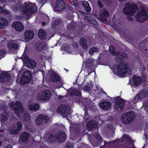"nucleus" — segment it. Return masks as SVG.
I'll return each mask as SVG.
<instances>
[{
	"instance_id": "1",
	"label": "nucleus",
	"mask_w": 148,
	"mask_h": 148,
	"mask_svg": "<svg viewBox=\"0 0 148 148\" xmlns=\"http://www.w3.org/2000/svg\"><path fill=\"white\" fill-rule=\"evenodd\" d=\"M11 10L14 11H20L28 19L29 18L30 16L36 12L37 8L34 3L26 2L22 6L21 2H19L16 5L13 6L11 8Z\"/></svg>"
},
{
	"instance_id": "2",
	"label": "nucleus",
	"mask_w": 148,
	"mask_h": 148,
	"mask_svg": "<svg viewBox=\"0 0 148 148\" xmlns=\"http://www.w3.org/2000/svg\"><path fill=\"white\" fill-rule=\"evenodd\" d=\"M110 68L114 72H116L121 76H124L126 74L129 75L132 74V70L129 65H110Z\"/></svg>"
},
{
	"instance_id": "3",
	"label": "nucleus",
	"mask_w": 148,
	"mask_h": 148,
	"mask_svg": "<svg viewBox=\"0 0 148 148\" xmlns=\"http://www.w3.org/2000/svg\"><path fill=\"white\" fill-rule=\"evenodd\" d=\"M135 114L134 112L130 111L123 113L121 116V121L125 124H128L133 122L135 120Z\"/></svg>"
},
{
	"instance_id": "4",
	"label": "nucleus",
	"mask_w": 148,
	"mask_h": 148,
	"mask_svg": "<svg viewBox=\"0 0 148 148\" xmlns=\"http://www.w3.org/2000/svg\"><path fill=\"white\" fill-rule=\"evenodd\" d=\"M140 11L136 16V19L138 21L142 22L148 17V8L141 5L140 7Z\"/></svg>"
},
{
	"instance_id": "5",
	"label": "nucleus",
	"mask_w": 148,
	"mask_h": 148,
	"mask_svg": "<svg viewBox=\"0 0 148 148\" xmlns=\"http://www.w3.org/2000/svg\"><path fill=\"white\" fill-rule=\"evenodd\" d=\"M137 10V7L134 3H128L125 5L123 13L126 14L132 15Z\"/></svg>"
},
{
	"instance_id": "6",
	"label": "nucleus",
	"mask_w": 148,
	"mask_h": 148,
	"mask_svg": "<svg viewBox=\"0 0 148 148\" xmlns=\"http://www.w3.org/2000/svg\"><path fill=\"white\" fill-rule=\"evenodd\" d=\"M109 50L111 54L116 56V60L117 62H121L123 60L127 58V55L122 52H115L114 48L113 46L110 47Z\"/></svg>"
},
{
	"instance_id": "7",
	"label": "nucleus",
	"mask_w": 148,
	"mask_h": 148,
	"mask_svg": "<svg viewBox=\"0 0 148 148\" xmlns=\"http://www.w3.org/2000/svg\"><path fill=\"white\" fill-rule=\"evenodd\" d=\"M58 112H60L62 115L65 117L71 114L70 108L69 106L64 105L60 106L58 108Z\"/></svg>"
},
{
	"instance_id": "8",
	"label": "nucleus",
	"mask_w": 148,
	"mask_h": 148,
	"mask_svg": "<svg viewBox=\"0 0 148 148\" xmlns=\"http://www.w3.org/2000/svg\"><path fill=\"white\" fill-rule=\"evenodd\" d=\"M32 73L29 71H25L21 77L20 83L22 85H24L28 83L30 81L32 78Z\"/></svg>"
},
{
	"instance_id": "9",
	"label": "nucleus",
	"mask_w": 148,
	"mask_h": 148,
	"mask_svg": "<svg viewBox=\"0 0 148 148\" xmlns=\"http://www.w3.org/2000/svg\"><path fill=\"white\" fill-rule=\"evenodd\" d=\"M50 138H51V140L52 141H54L56 139L58 142L61 143L65 140L66 136L64 133L61 132L55 136L51 135Z\"/></svg>"
},
{
	"instance_id": "10",
	"label": "nucleus",
	"mask_w": 148,
	"mask_h": 148,
	"mask_svg": "<svg viewBox=\"0 0 148 148\" xmlns=\"http://www.w3.org/2000/svg\"><path fill=\"white\" fill-rule=\"evenodd\" d=\"M15 105L16 106L13 108V110L14 111L15 113L17 114V115L19 113L22 112L23 111V109L21 103H20L19 101H16ZM15 105L14 102H12L9 104V106L11 107H13Z\"/></svg>"
},
{
	"instance_id": "11",
	"label": "nucleus",
	"mask_w": 148,
	"mask_h": 148,
	"mask_svg": "<svg viewBox=\"0 0 148 148\" xmlns=\"http://www.w3.org/2000/svg\"><path fill=\"white\" fill-rule=\"evenodd\" d=\"M49 120L48 116L44 114H39L35 120V123L37 125L41 124L44 121L46 123H48Z\"/></svg>"
},
{
	"instance_id": "12",
	"label": "nucleus",
	"mask_w": 148,
	"mask_h": 148,
	"mask_svg": "<svg viewBox=\"0 0 148 148\" xmlns=\"http://www.w3.org/2000/svg\"><path fill=\"white\" fill-rule=\"evenodd\" d=\"M51 93L48 90H46L39 94L37 99L40 100H49L51 97Z\"/></svg>"
},
{
	"instance_id": "13",
	"label": "nucleus",
	"mask_w": 148,
	"mask_h": 148,
	"mask_svg": "<svg viewBox=\"0 0 148 148\" xmlns=\"http://www.w3.org/2000/svg\"><path fill=\"white\" fill-rule=\"evenodd\" d=\"M65 4L64 1L62 0H58L53 5L56 10L61 11L65 7Z\"/></svg>"
},
{
	"instance_id": "14",
	"label": "nucleus",
	"mask_w": 148,
	"mask_h": 148,
	"mask_svg": "<svg viewBox=\"0 0 148 148\" xmlns=\"http://www.w3.org/2000/svg\"><path fill=\"white\" fill-rule=\"evenodd\" d=\"M124 101L122 99H116L115 102V109L119 111L122 110L124 107Z\"/></svg>"
},
{
	"instance_id": "15",
	"label": "nucleus",
	"mask_w": 148,
	"mask_h": 148,
	"mask_svg": "<svg viewBox=\"0 0 148 148\" xmlns=\"http://www.w3.org/2000/svg\"><path fill=\"white\" fill-rule=\"evenodd\" d=\"M49 79L53 82L59 81L60 80V77L53 70L51 69L49 71Z\"/></svg>"
},
{
	"instance_id": "16",
	"label": "nucleus",
	"mask_w": 148,
	"mask_h": 148,
	"mask_svg": "<svg viewBox=\"0 0 148 148\" xmlns=\"http://www.w3.org/2000/svg\"><path fill=\"white\" fill-rule=\"evenodd\" d=\"M7 46L10 49H16L18 48L19 46L18 40H10L8 42Z\"/></svg>"
},
{
	"instance_id": "17",
	"label": "nucleus",
	"mask_w": 148,
	"mask_h": 148,
	"mask_svg": "<svg viewBox=\"0 0 148 148\" xmlns=\"http://www.w3.org/2000/svg\"><path fill=\"white\" fill-rule=\"evenodd\" d=\"M22 57L23 58V61L24 64H29V65H35L36 62L33 60H31L28 58L27 55L25 53L23 55Z\"/></svg>"
},
{
	"instance_id": "18",
	"label": "nucleus",
	"mask_w": 148,
	"mask_h": 148,
	"mask_svg": "<svg viewBox=\"0 0 148 148\" xmlns=\"http://www.w3.org/2000/svg\"><path fill=\"white\" fill-rule=\"evenodd\" d=\"M148 95V92L146 90H143L140 92L135 97L133 100L134 102H136V101H138L143 97L147 96Z\"/></svg>"
},
{
	"instance_id": "19",
	"label": "nucleus",
	"mask_w": 148,
	"mask_h": 148,
	"mask_svg": "<svg viewBox=\"0 0 148 148\" xmlns=\"http://www.w3.org/2000/svg\"><path fill=\"white\" fill-rule=\"evenodd\" d=\"M12 27L18 32H21L24 29V26L19 21L14 22L12 24Z\"/></svg>"
},
{
	"instance_id": "20",
	"label": "nucleus",
	"mask_w": 148,
	"mask_h": 148,
	"mask_svg": "<svg viewBox=\"0 0 148 148\" xmlns=\"http://www.w3.org/2000/svg\"><path fill=\"white\" fill-rule=\"evenodd\" d=\"M10 79V75L7 72H2L0 74V82H5L8 81Z\"/></svg>"
},
{
	"instance_id": "21",
	"label": "nucleus",
	"mask_w": 148,
	"mask_h": 148,
	"mask_svg": "<svg viewBox=\"0 0 148 148\" xmlns=\"http://www.w3.org/2000/svg\"><path fill=\"white\" fill-rule=\"evenodd\" d=\"M34 32L31 30H27L24 33V38L25 40L29 41L32 39L34 37Z\"/></svg>"
},
{
	"instance_id": "22",
	"label": "nucleus",
	"mask_w": 148,
	"mask_h": 148,
	"mask_svg": "<svg viewBox=\"0 0 148 148\" xmlns=\"http://www.w3.org/2000/svg\"><path fill=\"white\" fill-rule=\"evenodd\" d=\"M111 105V103L110 102L103 101L100 103L99 106L103 109L108 110L110 109Z\"/></svg>"
},
{
	"instance_id": "23",
	"label": "nucleus",
	"mask_w": 148,
	"mask_h": 148,
	"mask_svg": "<svg viewBox=\"0 0 148 148\" xmlns=\"http://www.w3.org/2000/svg\"><path fill=\"white\" fill-rule=\"evenodd\" d=\"M133 81L135 86L140 84L142 82V79L139 77L134 76L133 77Z\"/></svg>"
},
{
	"instance_id": "24",
	"label": "nucleus",
	"mask_w": 148,
	"mask_h": 148,
	"mask_svg": "<svg viewBox=\"0 0 148 148\" xmlns=\"http://www.w3.org/2000/svg\"><path fill=\"white\" fill-rule=\"evenodd\" d=\"M46 33L45 31L42 29H40L38 32V36L40 38L45 39L46 37Z\"/></svg>"
},
{
	"instance_id": "25",
	"label": "nucleus",
	"mask_w": 148,
	"mask_h": 148,
	"mask_svg": "<svg viewBox=\"0 0 148 148\" xmlns=\"http://www.w3.org/2000/svg\"><path fill=\"white\" fill-rule=\"evenodd\" d=\"M8 113L6 112H4L0 116V121L2 122H5L8 119Z\"/></svg>"
},
{
	"instance_id": "26",
	"label": "nucleus",
	"mask_w": 148,
	"mask_h": 148,
	"mask_svg": "<svg viewBox=\"0 0 148 148\" xmlns=\"http://www.w3.org/2000/svg\"><path fill=\"white\" fill-rule=\"evenodd\" d=\"M39 107L38 104H32L29 105L28 106L29 109L31 110H38Z\"/></svg>"
},
{
	"instance_id": "27",
	"label": "nucleus",
	"mask_w": 148,
	"mask_h": 148,
	"mask_svg": "<svg viewBox=\"0 0 148 148\" xmlns=\"http://www.w3.org/2000/svg\"><path fill=\"white\" fill-rule=\"evenodd\" d=\"M29 134L28 133L24 132L22 134L20 138L21 140L23 142H25L28 140Z\"/></svg>"
},
{
	"instance_id": "28",
	"label": "nucleus",
	"mask_w": 148,
	"mask_h": 148,
	"mask_svg": "<svg viewBox=\"0 0 148 148\" xmlns=\"http://www.w3.org/2000/svg\"><path fill=\"white\" fill-rule=\"evenodd\" d=\"M80 43L84 49L86 50L87 49L88 47L86 44V41L84 38H82L80 39Z\"/></svg>"
},
{
	"instance_id": "29",
	"label": "nucleus",
	"mask_w": 148,
	"mask_h": 148,
	"mask_svg": "<svg viewBox=\"0 0 148 148\" xmlns=\"http://www.w3.org/2000/svg\"><path fill=\"white\" fill-rule=\"evenodd\" d=\"M8 23V21L6 19L2 18H0V29L2 28Z\"/></svg>"
},
{
	"instance_id": "30",
	"label": "nucleus",
	"mask_w": 148,
	"mask_h": 148,
	"mask_svg": "<svg viewBox=\"0 0 148 148\" xmlns=\"http://www.w3.org/2000/svg\"><path fill=\"white\" fill-rule=\"evenodd\" d=\"M9 131V132L12 134H16L19 133L15 126H13L11 128H10Z\"/></svg>"
},
{
	"instance_id": "31",
	"label": "nucleus",
	"mask_w": 148,
	"mask_h": 148,
	"mask_svg": "<svg viewBox=\"0 0 148 148\" xmlns=\"http://www.w3.org/2000/svg\"><path fill=\"white\" fill-rule=\"evenodd\" d=\"M87 125V126L90 128H95L97 126L96 123L94 121H91L88 122Z\"/></svg>"
},
{
	"instance_id": "32",
	"label": "nucleus",
	"mask_w": 148,
	"mask_h": 148,
	"mask_svg": "<svg viewBox=\"0 0 148 148\" xmlns=\"http://www.w3.org/2000/svg\"><path fill=\"white\" fill-rule=\"evenodd\" d=\"M7 108V106L4 105V103L2 101H0V111L4 110Z\"/></svg>"
},
{
	"instance_id": "33",
	"label": "nucleus",
	"mask_w": 148,
	"mask_h": 148,
	"mask_svg": "<svg viewBox=\"0 0 148 148\" xmlns=\"http://www.w3.org/2000/svg\"><path fill=\"white\" fill-rule=\"evenodd\" d=\"M95 60L93 58H90L88 59L86 62H85V61H83L84 64H85L86 65L89 64H94V62Z\"/></svg>"
},
{
	"instance_id": "34",
	"label": "nucleus",
	"mask_w": 148,
	"mask_h": 148,
	"mask_svg": "<svg viewBox=\"0 0 148 148\" xmlns=\"http://www.w3.org/2000/svg\"><path fill=\"white\" fill-rule=\"evenodd\" d=\"M109 15V14L108 12L106 10H104L102 11L101 14V16L102 18H103V17L106 18V17L108 16Z\"/></svg>"
},
{
	"instance_id": "35",
	"label": "nucleus",
	"mask_w": 148,
	"mask_h": 148,
	"mask_svg": "<svg viewBox=\"0 0 148 148\" xmlns=\"http://www.w3.org/2000/svg\"><path fill=\"white\" fill-rule=\"evenodd\" d=\"M98 49L96 47H93L91 48L89 51V54L90 55H92L93 53L97 52Z\"/></svg>"
},
{
	"instance_id": "36",
	"label": "nucleus",
	"mask_w": 148,
	"mask_h": 148,
	"mask_svg": "<svg viewBox=\"0 0 148 148\" xmlns=\"http://www.w3.org/2000/svg\"><path fill=\"white\" fill-rule=\"evenodd\" d=\"M22 126V124L21 122H17L16 128L18 130V132H19V130H21Z\"/></svg>"
},
{
	"instance_id": "37",
	"label": "nucleus",
	"mask_w": 148,
	"mask_h": 148,
	"mask_svg": "<svg viewBox=\"0 0 148 148\" xmlns=\"http://www.w3.org/2000/svg\"><path fill=\"white\" fill-rule=\"evenodd\" d=\"M87 20L89 22L92 23L95 25H96L97 24V23L96 21L94 20H90L89 18H87Z\"/></svg>"
},
{
	"instance_id": "38",
	"label": "nucleus",
	"mask_w": 148,
	"mask_h": 148,
	"mask_svg": "<svg viewBox=\"0 0 148 148\" xmlns=\"http://www.w3.org/2000/svg\"><path fill=\"white\" fill-rule=\"evenodd\" d=\"M146 127L145 130V136L146 137L148 136V123H147L146 125Z\"/></svg>"
},
{
	"instance_id": "39",
	"label": "nucleus",
	"mask_w": 148,
	"mask_h": 148,
	"mask_svg": "<svg viewBox=\"0 0 148 148\" xmlns=\"http://www.w3.org/2000/svg\"><path fill=\"white\" fill-rule=\"evenodd\" d=\"M83 89L85 91L89 92L91 90V88L88 86H86L84 87Z\"/></svg>"
},
{
	"instance_id": "40",
	"label": "nucleus",
	"mask_w": 148,
	"mask_h": 148,
	"mask_svg": "<svg viewBox=\"0 0 148 148\" xmlns=\"http://www.w3.org/2000/svg\"><path fill=\"white\" fill-rule=\"evenodd\" d=\"M95 136L97 139L100 141V142H102V138L99 134H97L96 135H95Z\"/></svg>"
},
{
	"instance_id": "41",
	"label": "nucleus",
	"mask_w": 148,
	"mask_h": 148,
	"mask_svg": "<svg viewBox=\"0 0 148 148\" xmlns=\"http://www.w3.org/2000/svg\"><path fill=\"white\" fill-rule=\"evenodd\" d=\"M5 54V51L4 50H3L0 51V57L1 58H3Z\"/></svg>"
},
{
	"instance_id": "42",
	"label": "nucleus",
	"mask_w": 148,
	"mask_h": 148,
	"mask_svg": "<svg viewBox=\"0 0 148 148\" xmlns=\"http://www.w3.org/2000/svg\"><path fill=\"white\" fill-rule=\"evenodd\" d=\"M2 13H3L4 15H7L9 14L10 13V12L8 10H7L3 9Z\"/></svg>"
},
{
	"instance_id": "43",
	"label": "nucleus",
	"mask_w": 148,
	"mask_h": 148,
	"mask_svg": "<svg viewBox=\"0 0 148 148\" xmlns=\"http://www.w3.org/2000/svg\"><path fill=\"white\" fill-rule=\"evenodd\" d=\"M82 4L84 7L85 8L89 6L88 3L86 1H84L82 2Z\"/></svg>"
},
{
	"instance_id": "44",
	"label": "nucleus",
	"mask_w": 148,
	"mask_h": 148,
	"mask_svg": "<svg viewBox=\"0 0 148 148\" xmlns=\"http://www.w3.org/2000/svg\"><path fill=\"white\" fill-rule=\"evenodd\" d=\"M24 118L25 120L27 121L29 120L30 119L29 114H26L25 115Z\"/></svg>"
},
{
	"instance_id": "45",
	"label": "nucleus",
	"mask_w": 148,
	"mask_h": 148,
	"mask_svg": "<svg viewBox=\"0 0 148 148\" xmlns=\"http://www.w3.org/2000/svg\"><path fill=\"white\" fill-rule=\"evenodd\" d=\"M73 145L72 144H68L66 145V148H73Z\"/></svg>"
},
{
	"instance_id": "46",
	"label": "nucleus",
	"mask_w": 148,
	"mask_h": 148,
	"mask_svg": "<svg viewBox=\"0 0 148 148\" xmlns=\"http://www.w3.org/2000/svg\"><path fill=\"white\" fill-rule=\"evenodd\" d=\"M86 67L88 70H92V65H88Z\"/></svg>"
},
{
	"instance_id": "47",
	"label": "nucleus",
	"mask_w": 148,
	"mask_h": 148,
	"mask_svg": "<svg viewBox=\"0 0 148 148\" xmlns=\"http://www.w3.org/2000/svg\"><path fill=\"white\" fill-rule=\"evenodd\" d=\"M26 67L30 69H33L35 67L36 65H26Z\"/></svg>"
},
{
	"instance_id": "48",
	"label": "nucleus",
	"mask_w": 148,
	"mask_h": 148,
	"mask_svg": "<svg viewBox=\"0 0 148 148\" xmlns=\"http://www.w3.org/2000/svg\"><path fill=\"white\" fill-rule=\"evenodd\" d=\"M86 8V11L87 12L89 13L90 12L91 9L89 7V6L88 7Z\"/></svg>"
},
{
	"instance_id": "49",
	"label": "nucleus",
	"mask_w": 148,
	"mask_h": 148,
	"mask_svg": "<svg viewBox=\"0 0 148 148\" xmlns=\"http://www.w3.org/2000/svg\"><path fill=\"white\" fill-rule=\"evenodd\" d=\"M145 107V110L148 112V102L146 104Z\"/></svg>"
},
{
	"instance_id": "50",
	"label": "nucleus",
	"mask_w": 148,
	"mask_h": 148,
	"mask_svg": "<svg viewBox=\"0 0 148 148\" xmlns=\"http://www.w3.org/2000/svg\"><path fill=\"white\" fill-rule=\"evenodd\" d=\"M81 92H80L78 91H76V94L75 95H80Z\"/></svg>"
},
{
	"instance_id": "51",
	"label": "nucleus",
	"mask_w": 148,
	"mask_h": 148,
	"mask_svg": "<svg viewBox=\"0 0 148 148\" xmlns=\"http://www.w3.org/2000/svg\"><path fill=\"white\" fill-rule=\"evenodd\" d=\"M98 4L100 8H102L103 7L102 5H101V2H100V1L99 0L98 1Z\"/></svg>"
},
{
	"instance_id": "52",
	"label": "nucleus",
	"mask_w": 148,
	"mask_h": 148,
	"mask_svg": "<svg viewBox=\"0 0 148 148\" xmlns=\"http://www.w3.org/2000/svg\"><path fill=\"white\" fill-rule=\"evenodd\" d=\"M4 148H12V147L10 145H8L5 146Z\"/></svg>"
},
{
	"instance_id": "53",
	"label": "nucleus",
	"mask_w": 148,
	"mask_h": 148,
	"mask_svg": "<svg viewBox=\"0 0 148 148\" xmlns=\"http://www.w3.org/2000/svg\"><path fill=\"white\" fill-rule=\"evenodd\" d=\"M3 8L0 6V13H2L3 12Z\"/></svg>"
},
{
	"instance_id": "54",
	"label": "nucleus",
	"mask_w": 148,
	"mask_h": 148,
	"mask_svg": "<svg viewBox=\"0 0 148 148\" xmlns=\"http://www.w3.org/2000/svg\"><path fill=\"white\" fill-rule=\"evenodd\" d=\"M141 67L142 68V69H141L140 71L142 70L144 71L145 70V68L144 66L143 65H142Z\"/></svg>"
},
{
	"instance_id": "55",
	"label": "nucleus",
	"mask_w": 148,
	"mask_h": 148,
	"mask_svg": "<svg viewBox=\"0 0 148 148\" xmlns=\"http://www.w3.org/2000/svg\"><path fill=\"white\" fill-rule=\"evenodd\" d=\"M102 1L103 2H104L105 3L107 4V2L108 0H102Z\"/></svg>"
},
{
	"instance_id": "56",
	"label": "nucleus",
	"mask_w": 148,
	"mask_h": 148,
	"mask_svg": "<svg viewBox=\"0 0 148 148\" xmlns=\"http://www.w3.org/2000/svg\"><path fill=\"white\" fill-rule=\"evenodd\" d=\"M73 2L74 4L76 5L77 3V1L76 0H73Z\"/></svg>"
},
{
	"instance_id": "57",
	"label": "nucleus",
	"mask_w": 148,
	"mask_h": 148,
	"mask_svg": "<svg viewBox=\"0 0 148 148\" xmlns=\"http://www.w3.org/2000/svg\"><path fill=\"white\" fill-rule=\"evenodd\" d=\"M45 24H46V22H43L42 23V25L43 26H44V25H45Z\"/></svg>"
},
{
	"instance_id": "58",
	"label": "nucleus",
	"mask_w": 148,
	"mask_h": 148,
	"mask_svg": "<svg viewBox=\"0 0 148 148\" xmlns=\"http://www.w3.org/2000/svg\"><path fill=\"white\" fill-rule=\"evenodd\" d=\"M2 143L1 141H0V146L1 145Z\"/></svg>"
},
{
	"instance_id": "59",
	"label": "nucleus",
	"mask_w": 148,
	"mask_h": 148,
	"mask_svg": "<svg viewBox=\"0 0 148 148\" xmlns=\"http://www.w3.org/2000/svg\"><path fill=\"white\" fill-rule=\"evenodd\" d=\"M72 93H70V95H71V96H73V95H72Z\"/></svg>"
},
{
	"instance_id": "60",
	"label": "nucleus",
	"mask_w": 148,
	"mask_h": 148,
	"mask_svg": "<svg viewBox=\"0 0 148 148\" xmlns=\"http://www.w3.org/2000/svg\"><path fill=\"white\" fill-rule=\"evenodd\" d=\"M84 14H85L87 16L88 15H87L86 14H85V13H84Z\"/></svg>"
},
{
	"instance_id": "61",
	"label": "nucleus",
	"mask_w": 148,
	"mask_h": 148,
	"mask_svg": "<svg viewBox=\"0 0 148 148\" xmlns=\"http://www.w3.org/2000/svg\"><path fill=\"white\" fill-rule=\"evenodd\" d=\"M100 116H101V117H103V115H100Z\"/></svg>"
},
{
	"instance_id": "62",
	"label": "nucleus",
	"mask_w": 148,
	"mask_h": 148,
	"mask_svg": "<svg viewBox=\"0 0 148 148\" xmlns=\"http://www.w3.org/2000/svg\"><path fill=\"white\" fill-rule=\"evenodd\" d=\"M38 50H40L41 49H38Z\"/></svg>"
},
{
	"instance_id": "63",
	"label": "nucleus",
	"mask_w": 148,
	"mask_h": 148,
	"mask_svg": "<svg viewBox=\"0 0 148 148\" xmlns=\"http://www.w3.org/2000/svg\"><path fill=\"white\" fill-rule=\"evenodd\" d=\"M124 136H123V137H122V138H124Z\"/></svg>"
},
{
	"instance_id": "64",
	"label": "nucleus",
	"mask_w": 148,
	"mask_h": 148,
	"mask_svg": "<svg viewBox=\"0 0 148 148\" xmlns=\"http://www.w3.org/2000/svg\"><path fill=\"white\" fill-rule=\"evenodd\" d=\"M78 148H81V147H79Z\"/></svg>"
}]
</instances>
